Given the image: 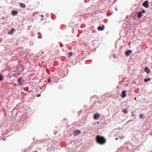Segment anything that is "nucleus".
Masks as SVG:
<instances>
[{
	"instance_id": "obj_2",
	"label": "nucleus",
	"mask_w": 152,
	"mask_h": 152,
	"mask_svg": "<svg viewBox=\"0 0 152 152\" xmlns=\"http://www.w3.org/2000/svg\"><path fill=\"white\" fill-rule=\"evenodd\" d=\"M101 116L100 114L98 113L94 114L93 116L94 119L95 120L98 119Z\"/></svg>"
},
{
	"instance_id": "obj_1",
	"label": "nucleus",
	"mask_w": 152,
	"mask_h": 152,
	"mask_svg": "<svg viewBox=\"0 0 152 152\" xmlns=\"http://www.w3.org/2000/svg\"><path fill=\"white\" fill-rule=\"evenodd\" d=\"M96 140L97 142L101 145H103L105 144L106 142V139L103 136L97 135L96 137Z\"/></svg>"
},
{
	"instance_id": "obj_20",
	"label": "nucleus",
	"mask_w": 152,
	"mask_h": 152,
	"mask_svg": "<svg viewBox=\"0 0 152 152\" xmlns=\"http://www.w3.org/2000/svg\"><path fill=\"white\" fill-rule=\"evenodd\" d=\"M141 12H142V13H145V11L144 10H142Z\"/></svg>"
},
{
	"instance_id": "obj_21",
	"label": "nucleus",
	"mask_w": 152,
	"mask_h": 152,
	"mask_svg": "<svg viewBox=\"0 0 152 152\" xmlns=\"http://www.w3.org/2000/svg\"><path fill=\"white\" fill-rule=\"evenodd\" d=\"M48 82H50L51 81L50 79H48Z\"/></svg>"
},
{
	"instance_id": "obj_9",
	"label": "nucleus",
	"mask_w": 152,
	"mask_h": 152,
	"mask_svg": "<svg viewBox=\"0 0 152 152\" xmlns=\"http://www.w3.org/2000/svg\"><path fill=\"white\" fill-rule=\"evenodd\" d=\"M14 31V29L13 28H11L10 31L8 32L7 33L8 34H12L13 31Z\"/></svg>"
},
{
	"instance_id": "obj_4",
	"label": "nucleus",
	"mask_w": 152,
	"mask_h": 152,
	"mask_svg": "<svg viewBox=\"0 0 152 152\" xmlns=\"http://www.w3.org/2000/svg\"><path fill=\"white\" fill-rule=\"evenodd\" d=\"M81 133V132L80 130H77L74 132L73 134L75 136H76L80 134Z\"/></svg>"
},
{
	"instance_id": "obj_5",
	"label": "nucleus",
	"mask_w": 152,
	"mask_h": 152,
	"mask_svg": "<svg viewBox=\"0 0 152 152\" xmlns=\"http://www.w3.org/2000/svg\"><path fill=\"white\" fill-rule=\"evenodd\" d=\"M18 81L19 85H22L23 84V80L22 78H18Z\"/></svg>"
},
{
	"instance_id": "obj_17",
	"label": "nucleus",
	"mask_w": 152,
	"mask_h": 152,
	"mask_svg": "<svg viewBox=\"0 0 152 152\" xmlns=\"http://www.w3.org/2000/svg\"><path fill=\"white\" fill-rule=\"evenodd\" d=\"M122 112L125 114L127 113V110L126 109H124L123 110Z\"/></svg>"
},
{
	"instance_id": "obj_10",
	"label": "nucleus",
	"mask_w": 152,
	"mask_h": 152,
	"mask_svg": "<svg viewBox=\"0 0 152 152\" xmlns=\"http://www.w3.org/2000/svg\"><path fill=\"white\" fill-rule=\"evenodd\" d=\"M145 72H146L148 74H149L150 72V71L149 69H148V67H145Z\"/></svg>"
},
{
	"instance_id": "obj_23",
	"label": "nucleus",
	"mask_w": 152,
	"mask_h": 152,
	"mask_svg": "<svg viewBox=\"0 0 152 152\" xmlns=\"http://www.w3.org/2000/svg\"><path fill=\"white\" fill-rule=\"evenodd\" d=\"M35 152H37V151H36Z\"/></svg>"
},
{
	"instance_id": "obj_12",
	"label": "nucleus",
	"mask_w": 152,
	"mask_h": 152,
	"mask_svg": "<svg viewBox=\"0 0 152 152\" xmlns=\"http://www.w3.org/2000/svg\"><path fill=\"white\" fill-rule=\"evenodd\" d=\"M142 15V12H139L137 14L138 17L139 18L141 17Z\"/></svg>"
},
{
	"instance_id": "obj_16",
	"label": "nucleus",
	"mask_w": 152,
	"mask_h": 152,
	"mask_svg": "<svg viewBox=\"0 0 152 152\" xmlns=\"http://www.w3.org/2000/svg\"><path fill=\"white\" fill-rule=\"evenodd\" d=\"M72 52H70L69 53V57H70L72 56Z\"/></svg>"
},
{
	"instance_id": "obj_19",
	"label": "nucleus",
	"mask_w": 152,
	"mask_h": 152,
	"mask_svg": "<svg viewBox=\"0 0 152 152\" xmlns=\"http://www.w3.org/2000/svg\"><path fill=\"white\" fill-rule=\"evenodd\" d=\"M143 115L142 114H140V118H142L143 117Z\"/></svg>"
},
{
	"instance_id": "obj_7",
	"label": "nucleus",
	"mask_w": 152,
	"mask_h": 152,
	"mask_svg": "<svg viewBox=\"0 0 152 152\" xmlns=\"http://www.w3.org/2000/svg\"><path fill=\"white\" fill-rule=\"evenodd\" d=\"M132 52V51L131 50H127L126 51L125 55L126 56H128Z\"/></svg>"
},
{
	"instance_id": "obj_11",
	"label": "nucleus",
	"mask_w": 152,
	"mask_h": 152,
	"mask_svg": "<svg viewBox=\"0 0 152 152\" xmlns=\"http://www.w3.org/2000/svg\"><path fill=\"white\" fill-rule=\"evenodd\" d=\"M19 5L21 7L23 8H25L26 7V5L23 3H19Z\"/></svg>"
},
{
	"instance_id": "obj_3",
	"label": "nucleus",
	"mask_w": 152,
	"mask_h": 152,
	"mask_svg": "<svg viewBox=\"0 0 152 152\" xmlns=\"http://www.w3.org/2000/svg\"><path fill=\"white\" fill-rule=\"evenodd\" d=\"M143 5L145 8H148L149 7L148 1H144L143 3Z\"/></svg>"
},
{
	"instance_id": "obj_8",
	"label": "nucleus",
	"mask_w": 152,
	"mask_h": 152,
	"mask_svg": "<svg viewBox=\"0 0 152 152\" xmlns=\"http://www.w3.org/2000/svg\"><path fill=\"white\" fill-rule=\"evenodd\" d=\"M126 92L125 91H123L122 92L121 97L122 98H124L126 96Z\"/></svg>"
},
{
	"instance_id": "obj_22",
	"label": "nucleus",
	"mask_w": 152,
	"mask_h": 152,
	"mask_svg": "<svg viewBox=\"0 0 152 152\" xmlns=\"http://www.w3.org/2000/svg\"><path fill=\"white\" fill-rule=\"evenodd\" d=\"M38 96H39V97L40 96V95L39 94Z\"/></svg>"
},
{
	"instance_id": "obj_15",
	"label": "nucleus",
	"mask_w": 152,
	"mask_h": 152,
	"mask_svg": "<svg viewBox=\"0 0 152 152\" xmlns=\"http://www.w3.org/2000/svg\"><path fill=\"white\" fill-rule=\"evenodd\" d=\"M150 80H151V79L150 78H148V79H144V81L146 82H147L148 81Z\"/></svg>"
},
{
	"instance_id": "obj_6",
	"label": "nucleus",
	"mask_w": 152,
	"mask_h": 152,
	"mask_svg": "<svg viewBox=\"0 0 152 152\" xmlns=\"http://www.w3.org/2000/svg\"><path fill=\"white\" fill-rule=\"evenodd\" d=\"M104 28V26L102 25V26H99L98 27V30L99 31H102L103 30Z\"/></svg>"
},
{
	"instance_id": "obj_18",
	"label": "nucleus",
	"mask_w": 152,
	"mask_h": 152,
	"mask_svg": "<svg viewBox=\"0 0 152 152\" xmlns=\"http://www.w3.org/2000/svg\"><path fill=\"white\" fill-rule=\"evenodd\" d=\"M3 78V77L1 75H0V81L2 80Z\"/></svg>"
},
{
	"instance_id": "obj_13",
	"label": "nucleus",
	"mask_w": 152,
	"mask_h": 152,
	"mask_svg": "<svg viewBox=\"0 0 152 152\" xmlns=\"http://www.w3.org/2000/svg\"><path fill=\"white\" fill-rule=\"evenodd\" d=\"M11 14L12 15H17V12L15 11H12L11 12Z\"/></svg>"
},
{
	"instance_id": "obj_14",
	"label": "nucleus",
	"mask_w": 152,
	"mask_h": 152,
	"mask_svg": "<svg viewBox=\"0 0 152 152\" xmlns=\"http://www.w3.org/2000/svg\"><path fill=\"white\" fill-rule=\"evenodd\" d=\"M39 18L42 21L44 19V16L42 15H40L39 16Z\"/></svg>"
}]
</instances>
